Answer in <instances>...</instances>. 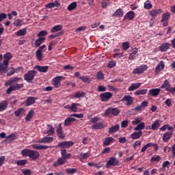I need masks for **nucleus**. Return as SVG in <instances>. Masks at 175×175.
<instances>
[{"label": "nucleus", "mask_w": 175, "mask_h": 175, "mask_svg": "<svg viewBox=\"0 0 175 175\" xmlns=\"http://www.w3.org/2000/svg\"><path fill=\"white\" fill-rule=\"evenodd\" d=\"M75 146V142L72 141H64L58 142L57 148H60L62 157H59L56 161L53 163L54 167H58V166H62L66 163V159H70L72 154L66 153V149L70 148Z\"/></svg>", "instance_id": "1"}, {"label": "nucleus", "mask_w": 175, "mask_h": 175, "mask_svg": "<svg viewBox=\"0 0 175 175\" xmlns=\"http://www.w3.org/2000/svg\"><path fill=\"white\" fill-rule=\"evenodd\" d=\"M36 75H38V71L35 70H29L24 75V80H25L27 83H33V79H35Z\"/></svg>", "instance_id": "2"}, {"label": "nucleus", "mask_w": 175, "mask_h": 175, "mask_svg": "<svg viewBox=\"0 0 175 175\" xmlns=\"http://www.w3.org/2000/svg\"><path fill=\"white\" fill-rule=\"evenodd\" d=\"M10 86L6 90V94H12L13 91H18V90H21V88H24V84L23 83H15L13 85H10Z\"/></svg>", "instance_id": "3"}, {"label": "nucleus", "mask_w": 175, "mask_h": 175, "mask_svg": "<svg viewBox=\"0 0 175 175\" xmlns=\"http://www.w3.org/2000/svg\"><path fill=\"white\" fill-rule=\"evenodd\" d=\"M120 113H121V111H120L118 108L110 107L105 110V116L112 115L114 116L115 117H117V116H118Z\"/></svg>", "instance_id": "4"}, {"label": "nucleus", "mask_w": 175, "mask_h": 175, "mask_svg": "<svg viewBox=\"0 0 175 175\" xmlns=\"http://www.w3.org/2000/svg\"><path fill=\"white\" fill-rule=\"evenodd\" d=\"M118 159H117V157H110L109 160L106 163V167L107 169H109L111 166H118L119 163Z\"/></svg>", "instance_id": "5"}, {"label": "nucleus", "mask_w": 175, "mask_h": 175, "mask_svg": "<svg viewBox=\"0 0 175 175\" xmlns=\"http://www.w3.org/2000/svg\"><path fill=\"white\" fill-rule=\"evenodd\" d=\"M64 79V77L62 76H57L52 79V84L54 85L55 88H59V87H61V81H62Z\"/></svg>", "instance_id": "6"}, {"label": "nucleus", "mask_w": 175, "mask_h": 175, "mask_svg": "<svg viewBox=\"0 0 175 175\" xmlns=\"http://www.w3.org/2000/svg\"><path fill=\"white\" fill-rule=\"evenodd\" d=\"M112 96H113V93L109 92L101 93L100 94L101 102H109V100L111 99Z\"/></svg>", "instance_id": "7"}, {"label": "nucleus", "mask_w": 175, "mask_h": 175, "mask_svg": "<svg viewBox=\"0 0 175 175\" xmlns=\"http://www.w3.org/2000/svg\"><path fill=\"white\" fill-rule=\"evenodd\" d=\"M147 69H148V66H147V65H142L134 69L133 70V75H140L142 73H144Z\"/></svg>", "instance_id": "8"}, {"label": "nucleus", "mask_w": 175, "mask_h": 175, "mask_svg": "<svg viewBox=\"0 0 175 175\" xmlns=\"http://www.w3.org/2000/svg\"><path fill=\"white\" fill-rule=\"evenodd\" d=\"M33 69L38 70L40 73H46L49 72V66H36Z\"/></svg>", "instance_id": "9"}, {"label": "nucleus", "mask_w": 175, "mask_h": 175, "mask_svg": "<svg viewBox=\"0 0 175 175\" xmlns=\"http://www.w3.org/2000/svg\"><path fill=\"white\" fill-rule=\"evenodd\" d=\"M53 142H54V137H44L38 140V143L44 144L53 143Z\"/></svg>", "instance_id": "10"}, {"label": "nucleus", "mask_w": 175, "mask_h": 175, "mask_svg": "<svg viewBox=\"0 0 175 175\" xmlns=\"http://www.w3.org/2000/svg\"><path fill=\"white\" fill-rule=\"evenodd\" d=\"M172 136H173V132L169 131V132L165 133L162 137L163 142H164V143L169 142V140L172 139Z\"/></svg>", "instance_id": "11"}, {"label": "nucleus", "mask_w": 175, "mask_h": 175, "mask_svg": "<svg viewBox=\"0 0 175 175\" xmlns=\"http://www.w3.org/2000/svg\"><path fill=\"white\" fill-rule=\"evenodd\" d=\"M40 157V153L36 150H30V156L29 158L31 159V161H36Z\"/></svg>", "instance_id": "12"}, {"label": "nucleus", "mask_w": 175, "mask_h": 175, "mask_svg": "<svg viewBox=\"0 0 175 175\" xmlns=\"http://www.w3.org/2000/svg\"><path fill=\"white\" fill-rule=\"evenodd\" d=\"M22 78L20 77H13L10 79L7 82H5V85H12L14 83H18Z\"/></svg>", "instance_id": "13"}, {"label": "nucleus", "mask_w": 175, "mask_h": 175, "mask_svg": "<svg viewBox=\"0 0 175 175\" xmlns=\"http://www.w3.org/2000/svg\"><path fill=\"white\" fill-rule=\"evenodd\" d=\"M35 102H36V97L29 96V97H27V98L25 101V106H27V107L31 106V105H33V103H35Z\"/></svg>", "instance_id": "14"}, {"label": "nucleus", "mask_w": 175, "mask_h": 175, "mask_svg": "<svg viewBox=\"0 0 175 175\" xmlns=\"http://www.w3.org/2000/svg\"><path fill=\"white\" fill-rule=\"evenodd\" d=\"M165 69V62L161 61L158 65L155 68V73H159L161 70H163Z\"/></svg>", "instance_id": "15"}, {"label": "nucleus", "mask_w": 175, "mask_h": 175, "mask_svg": "<svg viewBox=\"0 0 175 175\" xmlns=\"http://www.w3.org/2000/svg\"><path fill=\"white\" fill-rule=\"evenodd\" d=\"M159 92H161L160 88L151 89L149 90V95H151V96H154V98H157V96L159 95Z\"/></svg>", "instance_id": "16"}, {"label": "nucleus", "mask_w": 175, "mask_h": 175, "mask_svg": "<svg viewBox=\"0 0 175 175\" xmlns=\"http://www.w3.org/2000/svg\"><path fill=\"white\" fill-rule=\"evenodd\" d=\"M122 100H124L125 102H127L126 105L127 106H131V105L133 104V98H132V96L127 95V96H124L122 98Z\"/></svg>", "instance_id": "17"}, {"label": "nucleus", "mask_w": 175, "mask_h": 175, "mask_svg": "<svg viewBox=\"0 0 175 175\" xmlns=\"http://www.w3.org/2000/svg\"><path fill=\"white\" fill-rule=\"evenodd\" d=\"M126 18H129V20H133V18H135V12L129 11L127 12L124 16L123 21H125Z\"/></svg>", "instance_id": "18"}, {"label": "nucleus", "mask_w": 175, "mask_h": 175, "mask_svg": "<svg viewBox=\"0 0 175 175\" xmlns=\"http://www.w3.org/2000/svg\"><path fill=\"white\" fill-rule=\"evenodd\" d=\"M162 13L161 9H154L150 11L149 14L152 16V17H157L158 14H161Z\"/></svg>", "instance_id": "19"}, {"label": "nucleus", "mask_w": 175, "mask_h": 175, "mask_svg": "<svg viewBox=\"0 0 175 175\" xmlns=\"http://www.w3.org/2000/svg\"><path fill=\"white\" fill-rule=\"evenodd\" d=\"M143 135V132L142 131L139 132H134L131 135V139H133V140H136V139H139V137H142Z\"/></svg>", "instance_id": "20"}, {"label": "nucleus", "mask_w": 175, "mask_h": 175, "mask_svg": "<svg viewBox=\"0 0 175 175\" xmlns=\"http://www.w3.org/2000/svg\"><path fill=\"white\" fill-rule=\"evenodd\" d=\"M75 121H76V118H67L64 120V126H70L72 122H75Z\"/></svg>", "instance_id": "21"}, {"label": "nucleus", "mask_w": 175, "mask_h": 175, "mask_svg": "<svg viewBox=\"0 0 175 175\" xmlns=\"http://www.w3.org/2000/svg\"><path fill=\"white\" fill-rule=\"evenodd\" d=\"M14 114L16 116V117L24 116V114H25V109L19 108L18 110L14 111Z\"/></svg>", "instance_id": "22"}, {"label": "nucleus", "mask_w": 175, "mask_h": 175, "mask_svg": "<svg viewBox=\"0 0 175 175\" xmlns=\"http://www.w3.org/2000/svg\"><path fill=\"white\" fill-rule=\"evenodd\" d=\"M141 85H142V83H132L128 88V91H135V90H137V88H139Z\"/></svg>", "instance_id": "23"}, {"label": "nucleus", "mask_w": 175, "mask_h": 175, "mask_svg": "<svg viewBox=\"0 0 175 175\" xmlns=\"http://www.w3.org/2000/svg\"><path fill=\"white\" fill-rule=\"evenodd\" d=\"M160 51L162 52H165L169 50L170 49V44L168 42H165L162 45L159 46Z\"/></svg>", "instance_id": "24"}, {"label": "nucleus", "mask_w": 175, "mask_h": 175, "mask_svg": "<svg viewBox=\"0 0 175 175\" xmlns=\"http://www.w3.org/2000/svg\"><path fill=\"white\" fill-rule=\"evenodd\" d=\"M8 100H5L0 103V112L5 111L8 109Z\"/></svg>", "instance_id": "25"}, {"label": "nucleus", "mask_w": 175, "mask_h": 175, "mask_svg": "<svg viewBox=\"0 0 175 175\" xmlns=\"http://www.w3.org/2000/svg\"><path fill=\"white\" fill-rule=\"evenodd\" d=\"M118 131H120V124H116L109 128V133H116V132H118Z\"/></svg>", "instance_id": "26"}, {"label": "nucleus", "mask_w": 175, "mask_h": 175, "mask_svg": "<svg viewBox=\"0 0 175 175\" xmlns=\"http://www.w3.org/2000/svg\"><path fill=\"white\" fill-rule=\"evenodd\" d=\"M137 51H139V50H137V48H134L132 50V53L130 54L129 57V59H130L131 61H133V59L136 58V54H137Z\"/></svg>", "instance_id": "27"}, {"label": "nucleus", "mask_w": 175, "mask_h": 175, "mask_svg": "<svg viewBox=\"0 0 175 175\" xmlns=\"http://www.w3.org/2000/svg\"><path fill=\"white\" fill-rule=\"evenodd\" d=\"M33 148H35V150H47L48 148H50V146H42V145H38V144H33L32 145Z\"/></svg>", "instance_id": "28"}, {"label": "nucleus", "mask_w": 175, "mask_h": 175, "mask_svg": "<svg viewBox=\"0 0 175 175\" xmlns=\"http://www.w3.org/2000/svg\"><path fill=\"white\" fill-rule=\"evenodd\" d=\"M46 8L47 9H53V8H59V3L55 1L54 3H49L46 4Z\"/></svg>", "instance_id": "29"}, {"label": "nucleus", "mask_w": 175, "mask_h": 175, "mask_svg": "<svg viewBox=\"0 0 175 175\" xmlns=\"http://www.w3.org/2000/svg\"><path fill=\"white\" fill-rule=\"evenodd\" d=\"M124 16V11L122 9L119 8L113 14V17H122Z\"/></svg>", "instance_id": "30"}, {"label": "nucleus", "mask_w": 175, "mask_h": 175, "mask_svg": "<svg viewBox=\"0 0 175 175\" xmlns=\"http://www.w3.org/2000/svg\"><path fill=\"white\" fill-rule=\"evenodd\" d=\"M93 129H103L105 125L103 122L95 123L92 125Z\"/></svg>", "instance_id": "31"}, {"label": "nucleus", "mask_w": 175, "mask_h": 175, "mask_svg": "<svg viewBox=\"0 0 175 175\" xmlns=\"http://www.w3.org/2000/svg\"><path fill=\"white\" fill-rule=\"evenodd\" d=\"M35 114V111L31 110L28 112L26 118H25V121L29 122L31 120H32V117Z\"/></svg>", "instance_id": "32"}, {"label": "nucleus", "mask_w": 175, "mask_h": 175, "mask_svg": "<svg viewBox=\"0 0 175 175\" xmlns=\"http://www.w3.org/2000/svg\"><path fill=\"white\" fill-rule=\"evenodd\" d=\"M45 38L43 37H40L35 42L36 47H40L42 43H44Z\"/></svg>", "instance_id": "33"}, {"label": "nucleus", "mask_w": 175, "mask_h": 175, "mask_svg": "<svg viewBox=\"0 0 175 175\" xmlns=\"http://www.w3.org/2000/svg\"><path fill=\"white\" fill-rule=\"evenodd\" d=\"M58 31H62V25H55L51 29V32L52 33H54L55 32H58Z\"/></svg>", "instance_id": "34"}, {"label": "nucleus", "mask_w": 175, "mask_h": 175, "mask_svg": "<svg viewBox=\"0 0 175 175\" xmlns=\"http://www.w3.org/2000/svg\"><path fill=\"white\" fill-rule=\"evenodd\" d=\"M21 154L23 157H29L31 154V149H23L21 150Z\"/></svg>", "instance_id": "35"}, {"label": "nucleus", "mask_w": 175, "mask_h": 175, "mask_svg": "<svg viewBox=\"0 0 175 175\" xmlns=\"http://www.w3.org/2000/svg\"><path fill=\"white\" fill-rule=\"evenodd\" d=\"M148 92V90L147 89H142L137 90L135 93V95L139 96V95H146Z\"/></svg>", "instance_id": "36"}, {"label": "nucleus", "mask_w": 175, "mask_h": 175, "mask_svg": "<svg viewBox=\"0 0 175 175\" xmlns=\"http://www.w3.org/2000/svg\"><path fill=\"white\" fill-rule=\"evenodd\" d=\"M76 8H77V3L76 1H74L68 5V10H69V12H72V10H75Z\"/></svg>", "instance_id": "37"}, {"label": "nucleus", "mask_w": 175, "mask_h": 175, "mask_svg": "<svg viewBox=\"0 0 175 175\" xmlns=\"http://www.w3.org/2000/svg\"><path fill=\"white\" fill-rule=\"evenodd\" d=\"M77 106H79V103H73L70 107V111H72L73 113H77Z\"/></svg>", "instance_id": "38"}, {"label": "nucleus", "mask_w": 175, "mask_h": 175, "mask_svg": "<svg viewBox=\"0 0 175 175\" xmlns=\"http://www.w3.org/2000/svg\"><path fill=\"white\" fill-rule=\"evenodd\" d=\"M144 9H147V10H150V9L152 8V4H151V1L150 0L146 1L144 4Z\"/></svg>", "instance_id": "39"}, {"label": "nucleus", "mask_w": 175, "mask_h": 175, "mask_svg": "<svg viewBox=\"0 0 175 175\" xmlns=\"http://www.w3.org/2000/svg\"><path fill=\"white\" fill-rule=\"evenodd\" d=\"M84 96H85V93H84V92H80V91L77 92L74 95V98H75L76 99H79V98H83Z\"/></svg>", "instance_id": "40"}, {"label": "nucleus", "mask_w": 175, "mask_h": 175, "mask_svg": "<svg viewBox=\"0 0 175 175\" xmlns=\"http://www.w3.org/2000/svg\"><path fill=\"white\" fill-rule=\"evenodd\" d=\"M146 125L144 122H141L134 129V131H143Z\"/></svg>", "instance_id": "41"}, {"label": "nucleus", "mask_w": 175, "mask_h": 175, "mask_svg": "<svg viewBox=\"0 0 175 175\" xmlns=\"http://www.w3.org/2000/svg\"><path fill=\"white\" fill-rule=\"evenodd\" d=\"M42 51H39L38 49L36 51V57L38 61H42L43 59V53H42Z\"/></svg>", "instance_id": "42"}, {"label": "nucleus", "mask_w": 175, "mask_h": 175, "mask_svg": "<svg viewBox=\"0 0 175 175\" xmlns=\"http://www.w3.org/2000/svg\"><path fill=\"white\" fill-rule=\"evenodd\" d=\"M161 157L159 155L154 154L152 156V157L150 159V162H159L161 161Z\"/></svg>", "instance_id": "43"}, {"label": "nucleus", "mask_w": 175, "mask_h": 175, "mask_svg": "<svg viewBox=\"0 0 175 175\" xmlns=\"http://www.w3.org/2000/svg\"><path fill=\"white\" fill-rule=\"evenodd\" d=\"M113 140H114V138H113L112 137H107L105 138L103 144H105V146H110V143H111Z\"/></svg>", "instance_id": "44"}, {"label": "nucleus", "mask_w": 175, "mask_h": 175, "mask_svg": "<svg viewBox=\"0 0 175 175\" xmlns=\"http://www.w3.org/2000/svg\"><path fill=\"white\" fill-rule=\"evenodd\" d=\"M160 88H165V91L167 88H170V83H169V81L165 79L163 83L161 85Z\"/></svg>", "instance_id": "45"}, {"label": "nucleus", "mask_w": 175, "mask_h": 175, "mask_svg": "<svg viewBox=\"0 0 175 175\" xmlns=\"http://www.w3.org/2000/svg\"><path fill=\"white\" fill-rule=\"evenodd\" d=\"M64 35V31H59L56 34H52L49 36V39H55V38H58V36H61Z\"/></svg>", "instance_id": "46"}, {"label": "nucleus", "mask_w": 175, "mask_h": 175, "mask_svg": "<svg viewBox=\"0 0 175 175\" xmlns=\"http://www.w3.org/2000/svg\"><path fill=\"white\" fill-rule=\"evenodd\" d=\"M96 77L97 80H103V79H105V75H103V72L102 71H98L96 73Z\"/></svg>", "instance_id": "47"}, {"label": "nucleus", "mask_w": 175, "mask_h": 175, "mask_svg": "<svg viewBox=\"0 0 175 175\" xmlns=\"http://www.w3.org/2000/svg\"><path fill=\"white\" fill-rule=\"evenodd\" d=\"M66 172L68 174H75V173H77V169L76 168H68L66 170Z\"/></svg>", "instance_id": "48"}, {"label": "nucleus", "mask_w": 175, "mask_h": 175, "mask_svg": "<svg viewBox=\"0 0 175 175\" xmlns=\"http://www.w3.org/2000/svg\"><path fill=\"white\" fill-rule=\"evenodd\" d=\"M169 18H170V12H165L163 14L161 20L168 21Z\"/></svg>", "instance_id": "49"}, {"label": "nucleus", "mask_w": 175, "mask_h": 175, "mask_svg": "<svg viewBox=\"0 0 175 175\" xmlns=\"http://www.w3.org/2000/svg\"><path fill=\"white\" fill-rule=\"evenodd\" d=\"M8 72V66H4L3 64H0V73H6Z\"/></svg>", "instance_id": "50"}, {"label": "nucleus", "mask_w": 175, "mask_h": 175, "mask_svg": "<svg viewBox=\"0 0 175 175\" xmlns=\"http://www.w3.org/2000/svg\"><path fill=\"white\" fill-rule=\"evenodd\" d=\"M79 80H81L83 83H90V77L88 76L79 77Z\"/></svg>", "instance_id": "51"}, {"label": "nucleus", "mask_w": 175, "mask_h": 175, "mask_svg": "<svg viewBox=\"0 0 175 175\" xmlns=\"http://www.w3.org/2000/svg\"><path fill=\"white\" fill-rule=\"evenodd\" d=\"M25 33H27V29H20L16 32V36H24Z\"/></svg>", "instance_id": "52"}, {"label": "nucleus", "mask_w": 175, "mask_h": 175, "mask_svg": "<svg viewBox=\"0 0 175 175\" xmlns=\"http://www.w3.org/2000/svg\"><path fill=\"white\" fill-rule=\"evenodd\" d=\"M159 126V120H156L151 126V129H152L153 131H155L156 129H158Z\"/></svg>", "instance_id": "53"}, {"label": "nucleus", "mask_w": 175, "mask_h": 175, "mask_svg": "<svg viewBox=\"0 0 175 175\" xmlns=\"http://www.w3.org/2000/svg\"><path fill=\"white\" fill-rule=\"evenodd\" d=\"M27 162H28L27 160H18L17 162H16V164L18 166H25V165H27Z\"/></svg>", "instance_id": "54"}, {"label": "nucleus", "mask_w": 175, "mask_h": 175, "mask_svg": "<svg viewBox=\"0 0 175 175\" xmlns=\"http://www.w3.org/2000/svg\"><path fill=\"white\" fill-rule=\"evenodd\" d=\"M47 33H48L47 31H46V30H42V31H40V32L38 33L37 36H38V38H42V36H47Z\"/></svg>", "instance_id": "55"}, {"label": "nucleus", "mask_w": 175, "mask_h": 175, "mask_svg": "<svg viewBox=\"0 0 175 175\" xmlns=\"http://www.w3.org/2000/svg\"><path fill=\"white\" fill-rule=\"evenodd\" d=\"M22 173L24 175H31L32 171H31V170H29V169H23Z\"/></svg>", "instance_id": "56"}, {"label": "nucleus", "mask_w": 175, "mask_h": 175, "mask_svg": "<svg viewBox=\"0 0 175 175\" xmlns=\"http://www.w3.org/2000/svg\"><path fill=\"white\" fill-rule=\"evenodd\" d=\"M130 44L128 42H124L122 43V50H124V51H126V50H128Z\"/></svg>", "instance_id": "57"}, {"label": "nucleus", "mask_w": 175, "mask_h": 175, "mask_svg": "<svg viewBox=\"0 0 175 175\" xmlns=\"http://www.w3.org/2000/svg\"><path fill=\"white\" fill-rule=\"evenodd\" d=\"M47 135L49 136H51V135H54L55 133V129L54 127H51V129H49L46 131Z\"/></svg>", "instance_id": "58"}, {"label": "nucleus", "mask_w": 175, "mask_h": 175, "mask_svg": "<svg viewBox=\"0 0 175 175\" xmlns=\"http://www.w3.org/2000/svg\"><path fill=\"white\" fill-rule=\"evenodd\" d=\"M151 147V144L148 143L146 144L141 149V152H144L147 150V148H150Z\"/></svg>", "instance_id": "59"}, {"label": "nucleus", "mask_w": 175, "mask_h": 175, "mask_svg": "<svg viewBox=\"0 0 175 175\" xmlns=\"http://www.w3.org/2000/svg\"><path fill=\"white\" fill-rule=\"evenodd\" d=\"M129 124V121H128V120H123V121L121 122V127H122V128H127Z\"/></svg>", "instance_id": "60"}, {"label": "nucleus", "mask_w": 175, "mask_h": 175, "mask_svg": "<svg viewBox=\"0 0 175 175\" xmlns=\"http://www.w3.org/2000/svg\"><path fill=\"white\" fill-rule=\"evenodd\" d=\"M12 53H7L6 54L4 55V59L10 61V59H12Z\"/></svg>", "instance_id": "61"}, {"label": "nucleus", "mask_w": 175, "mask_h": 175, "mask_svg": "<svg viewBox=\"0 0 175 175\" xmlns=\"http://www.w3.org/2000/svg\"><path fill=\"white\" fill-rule=\"evenodd\" d=\"M106 88L103 85H98L97 91L98 92H105L106 91Z\"/></svg>", "instance_id": "62"}, {"label": "nucleus", "mask_w": 175, "mask_h": 175, "mask_svg": "<svg viewBox=\"0 0 175 175\" xmlns=\"http://www.w3.org/2000/svg\"><path fill=\"white\" fill-rule=\"evenodd\" d=\"M89 157L90 155L88 154V153H81L80 154L81 159H87Z\"/></svg>", "instance_id": "63"}, {"label": "nucleus", "mask_w": 175, "mask_h": 175, "mask_svg": "<svg viewBox=\"0 0 175 175\" xmlns=\"http://www.w3.org/2000/svg\"><path fill=\"white\" fill-rule=\"evenodd\" d=\"M166 91H167L168 92H170L171 94H175V87L167 88Z\"/></svg>", "instance_id": "64"}]
</instances>
